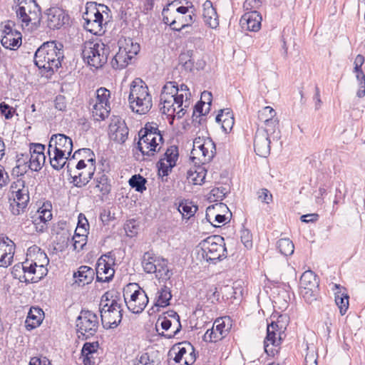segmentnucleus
<instances>
[{
  "label": "nucleus",
  "instance_id": "1",
  "mask_svg": "<svg viewBox=\"0 0 365 365\" xmlns=\"http://www.w3.org/2000/svg\"><path fill=\"white\" fill-rule=\"evenodd\" d=\"M123 307L120 294L115 291L106 292L101 297L100 312L102 325L105 329L118 326L123 318Z\"/></svg>",
  "mask_w": 365,
  "mask_h": 365
},
{
  "label": "nucleus",
  "instance_id": "2",
  "mask_svg": "<svg viewBox=\"0 0 365 365\" xmlns=\"http://www.w3.org/2000/svg\"><path fill=\"white\" fill-rule=\"evenodd\" d=\"M63 45L55 41L43 43L36 51L34 63L39 69L53 73L61 66Z\"/></svg>",
  "mask_w": 365,
  "mask_h": 365
},
{
  "label": "nucleus",
  "instance_id": "3",
  "mask_svg": "<svg viewBox=\"0 0 365 365\" xmlns=\"http://www.w3.org/2000/svg\"><path fill=\"white\" fill-rule=\"evenodd\" d=\"M128 102L131 110L140 115L148 113L153 106L152 96L146 83L140 78L133 80L130 86Z\"/></svg>",
  "mask_w": 365,
  "mask_h": 365
},
{
  "label": "nucleus",
  "instance_id": "4",
  "mask_svg": "<svg viewBox=\"0 0 365 365\" xmlns=\"http://www.w3.org/2000/svg\"><path fill=\"white\" fill-rule=\"evenodd\" d=\"M289 324V317L280 314L277 320H272L267 324V336L264 341L265 352L269 356H274L279 352L282 341L285 337L284 331Z\"/></svg>",
  "mask_w": 365,
  "mask_h": 365
},
{
  "label": "nucleus",
  "instance_id": "5",
  "mask_svg": "<svg viewBox=\"0 0 365 365\" xmlns=\"http://www.w3.org/2000/svg\"><path fill=\"white\" fill-rule=\"evenodd\" d=\"M139 136L138 148L143 155L152 156L160 150L163 138L156 125L146 124L139 131Z\"/></svg>",
  "mask_w": 365,
  "mask_h": 365
},
{
  "label": "nucleus",
  "instance_id": "6",
  "mask_svg": "<svg viewBox=\"0 0 365 365\" xmlns=\"http://www.w3.org/2000/svg\"><path fill=\"white\" fill-rule=\"evenodd\" d=\"M109 47L101 41H86L83 46L82 57L91 67L101 68L108 60Z\"/></svg>",
  "mask_w": 365,
  "mask_h": 365
},
{
  "label": "nucleus",
  "instance_id": "7",
  "mask_svg": "<svg viewBox=\"0 0 365 365\" xmlns=\"http://www.w3.org/2000/svg\"><path fill=\"white\" fill-rule=\"evenodd\" d=\"M202 257L211 263L215 264L227 257V249L225 240L220 235L207 237L200 243Z\"/></svg>",
  "mask_w": 365,
  "mask_h": 365
},
{
  "label": "nucleus",
  "instance_id": "8",
  "mask_svg": "<svg viewBox=\"0 0 365 365\" xmlns=\"http://www.w3.org/2000/svg\"><path fill=\"white\" fill-rule=\"evenodd\" d=\"M16 13L23 26H35L41 21V9L35 0H17Z\"/></svg>",
  "mask_w": 365,
  "mask_h": 365
},
{
  "label": "nucleus",
  "instance_id": "9",
  "mask_svg": "<svg viewBox=\"0 0 365 365\" xmlns=\"http://www.w3.org/2000/svg\"><path fill=\"white\" fill-rule=\"evenodd\" d=\"M123 298L128 309L134 314L141 313L148 303L145 292L136 283L127 285L123 291Z\"/></svg>",
  "mask_w": 365,
  "mask_h": 365
},
{
  "label": "nucleus",
  "instance_id": "10",
  "mask_svg": "<svg viewBox=\"0 0 365 365\" xmlns=\"http://www.w3.org/2000/svg\"><path fill=\"white\" fill-rule=\"evenodd\" d=\"M78 337L82 340L93 336L99 327L98 315L90 311L82 309L76 321Z\"/></svg>",
  "mask_w": 365,
  "mask_h": 365
},
{
  "label": "nucleus",
  "instance_id": "11",
  "mask_svg": "<svg viewBox=\"0 0 365 365\" xmlns=\"http://www.w3.org/2000/svg\"><path fill=\"white\" fill-rule=\"evenodd\" d=\"M169 6L174 11L173 25L180 24V28H188L195 22L196 10L191 1H185V4L181 5L180 0H175Z\"/></svg>",
  "mask_w": 365,
  "mask_h": 365
},
{
  "label": "nucleus",
  "instance_id": "12",
  "mask_svg": "<svg viewBox=\"0 0 365 365\" xmlns=\"http://www.w3.org/2000/svg\"><path fill=\"white\" fill-rule=\"evenodd\" d=\"M140 51V45L133 43L132 39H125L119 42L118 53L113 57L110 64L114 69H122L126 67L129 61Z\"/></svg>",
  "mask_w": 365,
  "mask_h": 365
},
{
  "label": "nucleus",
  "instance_id": "13",
  "mask_svg": "<svg viewBox=\"0 0 365 365\" xmlns=\"http://www.w3.org/2000/svg\"><path fill=\"white\" fill-rule=\"evenodd\" d=\"M184 95L180 93V96L173 97V96L160 95V110L162 113L170 117L173 120L175 116L181 118L185 115L184 107Z\"/></svg>",
  "mask_w": 365,
  "mask_h": 365
},
{
  "label": "nucleus",
  "instance_id": "14",
  "mask_svg": "<svg viewBox=\"0 0 365 365\" xmlns=\"http://www.w3.org/2000/svg\"><path fill=\"white\" fill-rule=\"evenodd\" d=\"M178 148L175 145L167 148L164 158L160 159L158 163V175L166 177L171 172L172 168L175 166L178 159Z\"/></svg>",
  "mask_w": 365,
  "mask_h": 365
},
{
  "label": "nucleus",
  "instance_id": "15",
  "mask_svg": "<svg viewBox=\"0 0 365 365\" xmlns=\"http://www.w3.org/2000/svg\"><path fill=\"white\" fill-rule=\"evenodd\" d=\"M10 210L14 215L24 212L29 202V189L26 186L20 190L14 191L10 196Z\"/></svg>",
  "mask_w": 365,
  "mask_h": 365
},
{
  "label": "nucleus",
  "instance_id": "16",
  "mask_svg": "<svg viewBox=\"0 0 365 365\" xmlns=\"http://www.w3.org/2000/svg\"><path fill=\"white\" fill-rule=\"evenodd\" d=\"M109 138L118 143H123L128 136V128L123 120L118 117L111 119L109 125Z\"/></svg>",
  "mask_w": 365,
  "mask_h": 365
},
{
  "label": "nucleus",
  "instance_id": "17",
  "mask_svg": "<svg viewBox=\"0 0 365 365\" xmlns=\"http://www.w3.org/2000/svg\"><path fill=\"white\" fill-rule=\"evenodd\" d=\"M45 146L40 143H31L29 148V168L33 171H39L46 162Z\"/></svg>",
  "mask_w": 365,
  "mask_h": 365
},
{
  "label": "nucleus",
  "instance_id": "18",
  "mask_svg": "<svg viewBox=\"0 0 365 365\" xmlns=\"http://www.w3.org/2000/svg\"><path fill=\"white\" fill-rule=\"evenodd\" d=\"M255 151L261 157H267L270 153L269 135L263 129H257L254 140Z\"/></svg>",
  "mask_w": 365,
  "mask_h": 365
},
{
  "label": "nucleus",
  "instance_id": "19",
  "mask_svg": "<svg viewBox=\"0 0 365 365\" xmlns=\"http://www.w3.org/2000/svg\"><path fill=\"white\" fill-rule=\"evenodd\" d=\"M262 16L257 10L247 11L240 19L242 29L250 31H257L261 28Z\"/></svg>",
  "mask_w": 365,
  "mask_h": 365
},
{
  "label": "nucleus",
  "instance_id": "20",
  "mask_svg": "<svg viewBox=\"0 0 365 365\" xmlns=\"http://www.w3.org/2000/svg\"><path fill=\"white\" fill-rule=\"evenodd\" d=\"M14 254V242L0 237V267H7L11 264Z\"/></svg>",
  "mask_w": 365,
  "mask_h": 365
},
{
  "label": "nucleus",
  "instance_id": "21",
  "mask_svg": "<svg viewBox=\"0 0 365 365\" xmlns=\"http://www.w3.org/2000/svg\"><path fill=\"white\" fill-rule=\"evenodd\" d=\"M47 25L51 29H60L68 20L65 11L58 7H52L47 11Z\"/></svg>",
  "mask_w": 365,
  "mask_h": 365
},
{
  "label": "nucleus",
  "instance_id": "22",
  "mask_svg": "<svg viewBox=\"0 0 365 365\" xmlns=\"http://www.w3.org/2000/svg\"><path fill=\"white\" fill-rule=\"evenodd\" d=\"M110 187L108 176L104 173H98L88 188L93 195H106L110 192Z\"/></svg>",
  "mask_w": 365,
  "mask_h": 365
},
{
  "label": "nucleus",
  "instance_id": "23",
  "mask_svg": "<svg viewBox=\"0 0 365 365\" xmlns=\"http://www.w3.org/2000/svg\"><path fill=\"white\" fill-rule=\"evenodd\" d=\"M99 344L98 341L86 342L83 344L81 349V355L83 358L84 365H96L98 349Z\"/></svg>",
  "mask_w": 365,
  "mask_h": 365
},
{
  "label": "nucleus",
  "instance_id": "24",
  "mask_svg": "<svg viewBox=\"0 0 365 365\" xmlns=\"http://www.w3.org/2000/svg\"><path fill=\"white\" fill-rule=\"evenodd\" d=\"M202 16L205 24L212 29H216L219 26V19L212 2L210 0L205 1L202 4Z\"/></svg>",
  "mask_w": 365,
  "mask_h": 365
},
{
  "label": "nucleus",
  "instance_id": "25",
  "mask_svg": "<svg viewBox=\"0 0 365 365\" xmlns=\"http://www.w3.org/2000/svg\"><path fill=\"white\" fill-rule=\"evenodd\" d=\"M98 4L96 3L88 4L86 9V12L83 14V19L84 20V28L89 32L94 34L96 33V29L97 24L94 23V15L96 14Z\"/></svg>",
  "mask_w": 365,
  "mask_h": 365
},
{
  "label": "nucleus",
  "instance_id": "26",
  "mask_svg": "<svg viewBox=\"0 0 365 365\" xmlns=\"http://www.w3.org/2000/svg\"><path fill=\"white\" fill-rule=\"evenodd\" d=\"M95 275L94 270L86 265L81 266L78 271L73 273V278L75 279V283H77L79 286H84L91 283Z\"/></svg>",
  "mask_w": 365,
  "mask_h": 365
},
{
  "label": "nucleus",
  "instance_id": "27",
  "mask_svg": "<svg viewBox=\"0 0 365 365\" xmlns=\"http://www.w3.org/2000/svg\"><path fill=\"white\" fill-rule=\"evenodd\" d=\"M55 151H60L70 156L73 150V141L71 138L64 134H54Z\"/></svg>",
  "mask_w": 365,
  "mask_h": 365
},
{
  "label": "nucleus",
  "instance_id": "28",
  "mask_svg": "<svg viewBox=\"0 0 365 365\" xmlns=\"http://www.w3.org/2000/svg\"><path fill=\"white\" fill-rule=\"evenodd\" d=\"M115 274V270L110 267V264L105 260L103 262L99 261L96 267V278L97 281L101 282H110Z\"/></svg>",
  "mask_w": 365,
  "mask_h": 365
},
{
  "label": "nucleus",
  "instance_id": "29",
  "mask_svg": "<svg viewBox=\"0 0 365 365\" xmlns=\"http://www.w3.org/2000/svg\"><path fill=\"white\" fill-rule=\"evenodd\" d=\"M215 120L217 123H221V128L225 133L232 130L235 120L233 113L229 108L221 110Z\"/></svg>",
  "mask_w": 365,
  "mask_h": 365
},
{
  "label": "nucleus",
  "instance_id": "30",
  "mask_svg": "<svg viewBox=\"0 0 365 365\" xmlns=\"http://www.w3.org/2000/svg\"><path fill=\"white\" fill-rule=\"evenodd\" d=\"M96 170V166L89 165L86 170L75 172L73 176V183L76 187H82L90 181Z\"/></svg>",
  "mask_w": 365,
  "mask_h": 365
},
{
  "label": "nucleus",
  "instance_id": "31",
  "mask_svg": "<svg viewBox=\"0 0 365 365\" xmlns=\"http://www.w3.org/2000/svg\"><path fill=\"white\" fill-rule=\"evenodd\" d=\"M96 14L94 15V23L97 24V27L94 34H98L101 32L103 26L107 24V23L109 22L110 16L109 15L110 9L107 6L104 4H98V9L96 11Z\"/></svg>",
  "mask_w": 365,
  "mask_h": 365
},
{
  "label": "nucleus",
  "instance_id": "32",
  "mask_svg": "<svg viewBox=\"0 0 365 365\" xmlns=\"http://www.w3.org/2000/svg\"><path fill=\"white\" fill-rule=\"evenodd\" d=\"M44 313L39 307H31L26 319V327L31 330L41 324L43 319Z\"/></svg>",
  "mask_w": 365,
  "mask_h": 365
},
{
  "label": "nucleus",
  "instance_id": "33",
  "mask_svg": "<svg viewBox=\"0 0 365 365\" xmlns=\"http://www.w3.org/2000/svg\"><path fill=\"white\" fill-rule=\"evenodd\" d=\"M335 287V303L339 309L341 315L345 314L349 308V297L345 292H342V289H345L344 287H341L339 284H334Z\"/></svg>",
  "mask_w": 365,
  "mask_h": 365
},
{
  "label": "nucleus",
  "instance_id": "34",
  "mask_svg": "<svg viewBox=\"0 0 365 365\" xmlns=\"http://www.w3.org/2000/svg\"><path fill=\"white\" fill-rule=\"evenodd\" d=\"M21 37L22 36L20 32L14 31L13 33L7 34V35L2 36L1 43L5 48L16 50L21 45Z\"/></svg>",
  "mask_w": 365,
  "mask_h": 365
},
{
  "label": "nucleus",
  "instance_id": "35",
  "mask_svg": "<svg viewBox=\"0 0 365 365\" xmlns=\"http://www.w3.org/2000/svg\"><path fill=\"white\" fill-rule=\"evenodd\" d=\"M213 325L215 330L218 331L217 338L223 339L232 327L231 319L229 317H220L215 319Z\"/></svg>",
  "mask_w": 365,
  "mask_h": 365
},
{
  "label": "nucleus",
  "instance_id": "36",
  "mask_svg": "<svg viewBox=\"0 0 365 365\" xmlns=\"http://www.w3.org/2000/svg\"><path fill=\"white\" fill-rule=\"evenodd\" d=\"M300 289L319 287V282L317 279L315 274L310 270L304 272L301 276L300 281Z\"/></svg>",
  "mask_w": 365,
  "mask_h": 365
},
{
  "label": "nucleus",
  "instance_id": "37",
  "mask_svg": "<svg viewBox=\"0 0 365 365\" xmlns=\"http://www.w3.org/2000/svg\"><path fill=\"white\" fill-rule=\"evenodd\" d=\"M205 145V148L202 150V154H200L197 158L199 163L202 164L209 163L216 153L215 144L212 140H208Z\"/></svg>",
  "mask_w": 365,
  "mask_h": 365
},
{
  "label": "nucleus",
  "instance_id": "38",
  "mask_svg": "<svg viewBox=\"0 0 365 365\" xmlns=\"http://www.w3.org/2000/svg\"><path fill=\"white\" fill-rule=\"evenodd\" d=\"M48 156L51 167L56 170H60L65 166L69 157L67 154L60 151H55Z\"/></svg>",
  "mask_w": 365,
  "mask_h": 365
},
{
  "label": "nucleus",
  "instance_id": "39",
  "mask_svg": "<svg viewBox=\"0 0 365 365\" xmlns=\"http://www.w3.org/2000/svg\"><path fill=\"white\" fill-rule=\"evenodd\" d=\"M110 111V105L95 103L92 108V115L96 120H103L108 117Z\"/></svg>",
  "mask_w": 365,
  "mask_h": 365
},
{
  "label": "nucleus",
  "instance_id": "40",
  "mask_svg": "<svg viewBox=\"0 0 365 365\" xmlns=\"http://www.w3.org/2000/svg\"><path fill=\"white\" fill-rule=\"evenodd\" d=\"M165 314H167L166 317L168 319L172 318L173 319V326L175 327V330L167 334H164L163 331H162V333L159 332V335L164 336L166 339H172L173 337L175 336L181 330L182 326L180 321V317L178 313L174 311H169L166 312Z\"/></svg>",
  "mask_w": 365,
  "mask_h": 365
},
{
  "label": "nucleus",
  "instance_id": "41",
  "mask_svg": "<svg viewBox=\"0 0 365 365\" xmlns=\"http://www.w3.org/2000/svg\"><path fill=\"white\" fill-rule=\"evenodd\" d=\"M194 348L190 343L183 342L179 344L178 346H174L173 351L175 352L174 361L176 363H181L182 359L187 354L188 351H193Z\"/></svg>",
  "mask_w": 365,
  "mask_h": 365
},
{
  "label": "nucleus",
  "instance_id": "42",
  "mask_svg": "<svg viewBox=\"0 0 365 365\" xmlns=\"http://www.w3.org/2000/svg\"><path fill=\"white\" fill-rule=\"evenodd\" d=\"M160 260L155 257L151 253L145 252L143 257L142 266L147 273H155L157 271L158 261Z\"/></svg>",
  "mask_w": 365,
  "mask_h": 365
},
{
  "label": "nucleus",
  "instance_id": "43",
  "mask_svg": "<svg viewBox=\"0 0 365 365\" xmlns=\"http://www.w3.org/2000/svg\"><path fill=\"white\" fill-rule=\"evenodd\" d=\"M157 294L158 296L155 303V306L165 307L169 305L170 300L172 298V294L168 287L163 286L161 287V289L158 291Z\"/></svg>",
  "mask_w": 365,
  "mask_h": 365
},
{
  "label": "nucleus",
  "instance_id": "44",
  "mask_svg": "<svg viewBox=\"0 0 365 365\" xmlns=\"http://www.w3.org/2000/svg\"><path fill=\"white\" fill-rule=\"evenodd\" d=\"M206 176V170L204 168L199 167L195 170H190L187 171V180L194 185H201L204 182Z\"/></svg>",
  "mask_w": 365,
  "mask_h": 365
},
{
  "label": "nucleus",
  "instance_id": "45",
  "mask_svg": "<svg viewBox=\"0 0 365 365\" xmlns=\"http://www.w3.org/2000/svg\"><path fill=\"white\" fill-rule=\"evenodd\" d=\"M87 230L81 232L75 231L74 235L71 238L73 250L79 252L82 250L87 242Z\"/></svg>",
  "mask_w": 365,
  "mask_h": 365
},
{
  "label": "nucleus",
  "instance_id": "46",
  "mask_svg": "<svg viewBox=\"0 0 365 365\" xmlns=\"http://www.w3.org/2000/svg\"><path fill=\"white\" fill-rule=\"evenodd\" d=\"M277 248L282 255L288 256L294 253V245L289 238H282L277 242Z\"/></svg>",
  "mask_w": 365,
  "mask_h": 365
},
{
  "label": "nucleus",
  "instance_id": "47",
  "mask_svg": "<svg viewBox=\"0 0 365 365\" xmlns=\"http://www.w3.org/2000/svg\"><path fill=\"white\" fill-rule=\"evenodd\" d=\"M197 210V207L191 202L185 200L181 202L178 207V210L182 215V218L190 219L195 215Z\"/></svg>",
  "mask_w": 365,
  "mask_h": 365
},
{
  "label": "nucleus",
  "instance_id": "48",
  "mask_svg": "<svg viewBox=\"0 0 365 365\" xmlns=\"http://www.w3.org/2000/svg\"><path fill=\"white\" fill-rule=\"evenodd\" d=\"M128 182L129 185L138 192H143L146 190L147 180L139 174L133 175Z\"/></svg>",
  "mask_w": 365,
  "mask_h": 365
},
{
  "label": "nucleus",
  "instance_id": "49",
  "mask_svg": "<svg viewBox=\"0 0 365 365\" xmlns=\"http://www.w3.org/2000/svg\"><path fill=\"white\" fill-rule=\"evenodd\" d=\"M156 277L162 279H168L170 278L172 273L168 268L167 262L165 259L158 261L157 271L155 272Z\"/></svg>",
  "mask_w": 365,
  "mask_h": 365
},
{
  "label": "nucleus",
  "instance_id": "50",
  "mask_svg": "<svg viewBox=\"0 0 365 365\" xmlns=\"http://www.w3.org/2000/svg\"><path fill=\"white\" fill-rule=\"evenodd\" d=\"M79 155H83L85 158L88 157V158L87 159V162L89 163L88 165L96 166L95 165L96 159L94 158L95 155L91 149H89V148L79 149L73 153L72 158L77 159V158H78Z\"/></svg>",
  "mask_w": 365,
  "mask_h": 365
},
{
  "label": "nucleus",
  "instance_id": "51",
  "mask_svg": "<svg viewBox=\"0 0 365 365\" xmlns=\"http://www.w3.org/2000/svg\"><path fill=\"white\" fill-rule=\"evenodd\" d=\"M318 288L311 289V288L300 289V294L304 299L308 303L312 304L313 302L317 300L318 296Z\"/></svg>",
  "mask_w": 365,
  "mask_h": 365
},
{
  "label": "nucleus",
  "instance_id": "52",
  "mask_svg": "<svg viewBox=\"0 0 365 365\" xmlns=\"http://www.w3.org/2000/svg\"><path fill=\"white\" fill-rule=\"evenodd\" d=\"M110 91L106 88L101 87L96 91V99L95 103H98L104 105H110Z\"/></svg>",
  "mask_w": 365,
  "mask_h": 365
},
{
  "label": "nucleus",
  "instance_id": "53",
  "mask_svg": "<svg viewBox=\"0 0 365 365\" xmlns=\"http://www.w3.org/2000/svg\"><path fill=\"white\" fill-rule=\"evenodd\" d=\"M160 95H165V97L167 96H173V97H175L180 96V93H178V86L176 85V83L169 81L163 86Z\"/></svg>",
  "mask_w": 365,
  "mask_h": 365
},
{
  "label": "nucleus",
  "instance_id": "54",
  "mask_svg": "<svg viewBox=\"0 0 365 365\" xmlns=\"http://www.w3.org/2000/svg\"><path fill=\"white\" fill-rule=\"evenodd\" d=\"M172 325H173V322L168 319L166 315L160 316L157 320L155 328L157 331H159V327H160L163 331H168Z\"/></svg>",
  "mask_w": 365,
  "mask_h": 365
},
{
  "label": "nucleus",
  "instance_id": "55",
  "mask_svg": "<svg viewBox=\"0 0 365 365\" xmlns=\"http://www.w3.org/2000/svg\"><path fill=\"white\" fill-rule=\"evenodd\" d=\"M135 365H160V363L148 353H145L137 359Z\"/></svg>",
  "mask_w": 365,
  "mask_h": 365
},
{
  "label": "nucleus",
  "instance_id": "56",
  "mask_svg": "<svg viewBox=\"0 0 365 365\" xmlns=\"http://www.w3.org/2000/svg\"><path fill=\"white\" fill-rule=\"evenodd\" d=\"M264 125L265 128H262L264 130H266V133L269 135L275 132V128L277 125L278 124V121L272 115L268 116V118L265 120Z\"/></svg>",
  "mask_w": 365,
  "mask_h": 365
},
{
  "label": "nucleus",
  "instance_id": "57",
  "mask_svg": "<svg viewBox=\"0 0 365 365\" xmlns=\"http://www.w3.org/2000/svg\"><path fill=\"white\" fill-rule=\"evenodd\" d=\"M276 113L274 110L270 106H265L258 112V119L260 121L265 122V120L268 118V116L272 115L274 117Z\"/></svg>",
  "mask_w": 365,
  "mask_h": 365
},
{
  "label": "nucleus",
  "instance_id": "58",
  "mask_svg": "<svg viewBox=\"0 0 365 365\" xmlns=\"http://www.w3.org/2000/svg\"><path fill=\"white\" fill-rule=\"evenodd\" d=\"M217 332L218 331L215 330V327L213 325L211 329L207 330L203 336V340L205 341L209 342H216L217 341L222 340V338H217Z\"/></svg>",
  "mask_w": 365,
  "mask_h": 365
},
{
  "label": "nucleus",
  "instance_id": "59",
  "mask_svg": "<svg viewBox=\"0 0 365 365\" xmlns=\"http://www.w3.org/2000/svg\"><path fill=\"white\" fill-rule=\"evenodd\" d=\"M173 13L174 11L169 6V4L167 7H165L163 9L162 15H163V21L164 24L167 25H173L172 21H173Z\"/></svg>",
  "mask_w": 365,
  "mask_h": 365
},
{
  "label": "nucleus",
  "instance_id": "60",
  "mask_svg": "<svg viewBox=\"0 0 365 365\" xmlns=\"http://www.w3.org/2000/svg\"><path fill=\"white\" fill-rule=\"evenodd\" d=\"M304 365H317V354L314 349L310 351L309 347L304 359Z\"/></svg>",
  "mask_w": 365,
  "mask_h": 365
},
{
  "label": "nucleus",
  "instance_id": "61",
  "mask_svg": "<svg viewBox=\"0 0 365 365\" xmlns=\"http://www.w3.org/2000/svg\"><path fill=\"white\" fill-rule=\"evenodd\" d=\"M257 195V198L266 204H269L272 200V195L267 189L263 188L259 190Z\"/></svg>",
  "mask_w": 365,
  "mask_h": 365
},
{
  "label": "nucleus",
  "instance_id": "62",
  "mask_svg": "<svg viewBox=\"0 0 365 365\" xmlns=\"http://www.w3.org/2000/svg\"><path fill=\"white\" fill-rule=\"evenodd\" d=\"M259 0H246L244 2L243 7L247 11L256 10L261 6Z\"/></svg>",
  "mask_w": 365,
  "mask_h": 365
},
{
  "label": "nucleus",
  "instance_id": "63",
  "mask_svg": "<svg viewBox=\"0 0 365 365\" xmlns=\"http://www.w3.org/2000/svg\"><path fill=\"white\" fill-rule=\"evenodd\" d=\"M241 240L246 247H252V235L248 230L241 231Z\"/></svg>",
  "mask_w": 365,
  "mask_h": 365
},
{
  "label": "nucleus",
  "instance_id": "64",
  "mask_svg": "<svg viewBox=\"0 0 365 365\" xmlns=\"http://www.w3.org/2000/svg\"><path fill=\"white\" fill-rule=\"evenodd\" d=\"M55 108L58 110L63 111L66 108V98L63 96L58 95L56 97L54 101Z\"/></svg>",
  "mask_w": 365,
  "mask_h": 365
}]
</instances>
